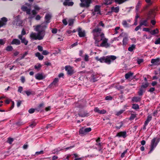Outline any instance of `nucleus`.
<instances>
[{
    "mask_svg": "<svg viewBox=\"0 0 160 160\" xmlns=\"http://www.w3.org/2000/svg\"><path fill=\"white\" fill-rule=\"evenodd\" d=\"M101 29L100 28H95L92 31L95 44L97 46H99L98 42L101 41L105 37L104 34L101 32Z\"/></svg>",
    "mask_w": 160,
    "mask_h": 160,
    "instance_id": "nucleus-1",
    "label": "nucleus"
},
{
    "mask_svg": "<svg viewBox=\"0 0 160 160\" xmlns=\"http://www.w3.org/2000/svg\"><path fill=\"white\" fill-rule=\"evenodd\" d=\"M47 28V26L45 25H38L36 26L35 29L36 31L40 33V35L43 38L45 35V30Z\"/></svg>",
    "mask_w": 160,
    "mask_h": 160,
    "instance_id": "nucleus-2",
    "label": "nucleus"
},
{
    "mask_svg": "<svg viewBox=\"0 0 160 160\" xmlns=\"http://www.w3.org/2000/svg\"><path fill=\"white\" fill-rule=\"evenodd\" d=\"M148 86V82H147L145 83L144 84H143L141 86L138 92V95L139 96H142L143 94V93L145 92L146 89Z\"/></svg>",
    "mask_w": 160,
    "mask_h": 160,
    "instance_id": "nucleus-3",
    "label": "nucleus"
},
{
    "mask_svg": "<svg viewBox=\"0 0 160 160\" xmlns=\"http://www.w3.org/2000/svg\"><path fill=\"white\" fill-rule=\"evenodd\" d=\"M157 138H155L152 139L151 142V144L150 145V150L148 152L149 153H151L156 148L159 142V139H158L156 141Z\"/></svg>",
    "mask_w": 160,
    "mask_h": 160,
    "instance_id": "nucleus-4",
    "label": "nucleus"
},
{
    "mask_svg": "<svg viewBox=\"0 0 160 160\" xmlns=\"http://www.w3.org/2000/svg\"><path fill=\"white\" fill-rule=\"evenodd\" d=\"M30 37L32 39L34 40H42L43 39L42 37L40 34V33H38L37 35L36 34L35 32H32L30 35Z\"/></svg>",
    "mask_w": 160,
    "mask_h": 160,
    "instance_id": "nucleus-5",
    "label": "nucleus"
},
{
    "mask_svg": "<svg viewBox=\"0 0 160 160\" xmlns=\"http://www.w3.org/2000/svg\"><path fill=\"white\" fill-rule=\"evenodd\" d=\"M81 3L80 4L81 7H88L90 4V0H80Z\"/></svg>",
    "mask_w": 160,
    "mask_h": 160,
    "instance_id": "nucleus-6",
    "label": "nucleus"
},
{
    "mask_svg": "<svg viewBox=\"0 0 160 160\" xmlns=\"http://www.w3.org/2000/svg\"><path fill=\"white\" fill-rule=\"evenodd\" d=\"M65 70L67 71V74L70 76H71L74 73L72 68L70 66H65Z\"/></svg>",
    "mask_w": 160,
    "mask_h": 160,
    "instance_id": "nucleus-7",
    "label": "nucleus"
},
{
    "mask_svg": "<svg viewBox=\"0 0 160 160\" xmlns=\"http://www.w3.org/2000/svg\"><path fill=\"white\" fill-rule=\"evenodd\" d=\"M102 41V42L100 45L101 47L107 48L110 46V44L108 42V39L104 37Z\"/></svg>",
    "mask_w": 160,
    "mask_h": 160,
    "instance_id": "nucleus-8",
    "label": "nucleus"
},
{
    "mask_svg": "<svg viewBox=\"0 0 160 160\" xmlns=\"http://www.w3.org/2000/svg\"><path fill=\"white\" fill-rule=\"evenodd\" d=\"M90 132V128H85L82 127L80 128L79 130V133L80 134L83 135L86 134L88 132Z\"/></svg>",
    "mask_w": 160,
    "mask_h": 160,
    "instance_id": "nucleus-9",
    "label": "nucleus"
},
{
    "mask_svg": "<svg viewBox=\"0 0 160 160\" xmlns=\"http://www.w3.org/2000/svg\"><path fill=\"white\" fill-rule=\"evenodd\" d=\"M156 16V13L154 10H150L149 11L148 14L147 18L148 19L154 18Z\"/></svg>",
    "mask_w": 160,
    "mask_h": 160,
    "instance_id": "nucleus-10",
    "label": "nucleus"
},
{
    "mask_svg": "<svg viewBox=\"0 0 160 160\" xmlns=\"http://www.w3.org/2000/svg\"><path fill=\"white\" fill-rule=\"evenodd\" d=\"M127 136L126 131H121L117 133L115 137L118 138L122 137L123 138H125Z\"/></svg>",
    "mask_w": 160,
    "mask_h": 160,
    "instance_id": "nucleus-11",
    "label": "nucleus"
},
{
    "mask_svg": "<svg viewBox=\"0 0 160 160\" xmlns=\"http://www.w3.org/2000/svg\"><path fill=\"white\" fill-rule=\"evenodd\" d=\"M100 138H98L96 140V144L98 147V151L102 153V143H100Z\"/></svg>",
    "mask_w": 160,
    "mask_h": 160,
    "instance_id": "nucleus-12",
    "label": "nucleus"
},
{
    "mask_svg": "<svg viewBox=\"0 0 160 160\" xmlns=\"http://www.w3.org/2000/svg\"><path fill=\"white\" fill-rule=\"evenodd\" d=\"M96 13L98 14H101L100 6L97 5L95 6L94 9V12H92V16H94L95 15Z\"/></svg>",
    "mask_w": 160,
    "mask_h": 160,
    "instance_id": "nucleus-13",
    "label": "nucleus"
},
{
    "mask_svg": "<svg viewBox=\"0 0 160 160\" xmlns=\"http://www.w3.org/2000/svg\"><path fill=\"white\" fill-rule=\"evenodd\" d=\"M77 31L78 32V35L80 38L83 37L85 36L86 34L84 30L82 31V28L79 27L78 28Z\"/></svg>",
    "mask_w": 160,
    "mask_h": 160,
    "instance_id": "nucleus-14",
    "label": "nucleus"
},
{
    "mask_svg": "<svg viewBox=\"0 0 160 160\" xmlns=\"http://www.w3.org/2000/svg\"><path fill=\"white\" fill-rule=\"evenodd\" d=\"M8 20L7 18L3 17L0 20V28L6 24Z\"/></svg>",
    "mask_w": 160,
    "mask_h": 160,
    "instance_id": "nucleus-15",
    "label": "nucleus"
},
{
    "mask_svg": "<svg viewBox=\"0 0 160 160\" xmlns=\"http://www.w3.org/2000/svg\"><path fill=\"white\" fill-rule=\"evenodd\" d=\"M151 63L154 65H160V58H158L156 59H152L151 60Z\"/></svg>",
    "mask_w": 160,
    "mask_h": 160,
    "instance_id": "nucleus-16",
    "label": "nucleus"
},
{
    "mask_svg": "<svg viewBox=\"0 0 160 160\" xmlns=\"http://www.w3.org/2000/svg\"><path fill=\"white\" fill-rule=\"evenodd\" d=\"M70 0H65L63 2V5L64 6H72L74 4V2L72 1H69Z\"/></svg>",
    "mask_w": 160,
    "mask_h": 160,
    "instance_id": "nucleus-17",
    "label": "nucleus"
},
{
    "mask_svg": "<svg viewBox=\"0 0 160 160\" xmlns=\"http://www.w3.org/2000/svg\"><path fill=\"white\" fill-rule=\"evenodd\" d=\"M18 38L21 40V42L23 43L25 45H27L28 43V41L25 38H23L21 36L18 37Z\"/></svg>",
    "mask_w": 160,
    "mask_h": 160,
    "instance_id": "nucleus-18",
    "label": "nucleus"
},
{
    "mask_svg": "<svg viewBox=\"0 0 160 160\" xmlns=\"http://www.w3.org/2000/svg\"><path fill=\"white\" fill-rule=\"evenodd\" d=\"M20 44L21 42L20 40L18 39L15 38L13 39L11 42V44L12 45H20Z\"/></svg>",
    "mask_w": 160,
    "mask_h": 160,
    "instance_id": "nucleus-19",
    "label": "nucleus"
},
{
    "mask_svg": "<svg viewBox=\"0 0 160 160\" xmlns=\"http://www.w3.org/2000/svg\"><path fill=\"white\" fill-rule=\"evenodd\" d=\"M94 111L95 112H97L100 114H105L106 113V111L104 109H102V110H100L98 108H95L94 109Z\"/></svg>",
    "mask_w": 160,
    "mask_h": 160,
    "instance_id": "nucleus-20",
    "label": "nucleus"
},
{
    "mask_svg": "<svg viewBox=\"0 0 160 160\" xmlns=\"http://www.w3.org/2000/svg\"><path fill=\"white\" fill-rule=\"evenodd\" d=\"M148 20H149V19H148L147 18L146 19L143 21H141V22L140 23V26H142V25H144L146 27L148 26Z\"/></svg>",
    "mask_w": 160,
    "mask_h": 160,
    "instance_id": "nucleus-21",
    "label": "nucleus"
},
{
    "mask_svg": "<svg viewBox=\"0 0 160 160\" xmlns=\"http://www.w3.org/2000/svg\"><path fill=\"white\" fill-rule=\"evenodd\" d=\"M22 10L24 12H26V13L28 14H30L31 9L28 8L26 6H23L22 8Z\"/></svg>",
    "mask_w": 160,
    "mask_h": 160,
    "instance_id": "nucleus-22",
    "label": "nucleus"
},
{
    "mask_svg": "<svg viewBox=\"0 0 160 160\" xmlns=\"http://www.w3.org/2000/svg\"><path fill=\"white\" fill-rule=\"evenodd\" d=\"M111 12H115V13H118L119 12V8L118 6L114 7H112L111 8Z\"/></svg>",
    "mask_w": 160,
    "mask_h": 160,
    "instance_id": "nucleus-23",
    "label": "nucleus"
},
{
    "mask_svg": "<svg viewBox=\"0 0 160 160\" xmlns=\"http://www.w3.org/2000/svg\"><path fill=\"white\" fill-rule=\"evenodd\" d=\"M35 56L38 57V59L40 60H42L44 58L43 56L41 55L39 52H37L35 53Z\"/></svg>",
    "mask_w": 160,
    "mask_h": 160,
    "instance_id": "nucleus-24",
    "label": "nucleus"
},
{
    "mask_svg": "<svg viewBox=\"0 0 160 160\" xmlns=\"http://www.w3.org/2000/svg\"><path fill=\"white\" fill-rule=\"evenodd\" d=\"M141 100V98L139 97H134L132 98V101L134 102H140Z\"/></svg>",
    "mask_w": 160,
    "mask_h": 160,
    "instance_id": "nucleus-25",
    "label": "nucleus"
},
{
    "mask_svg": "<svg viewBox=\"0 0 160 160\" xmlns=\"http://www.w3.org/2000/svg\"><path fill=\"white\" fill-rule=\"evenodd\" d=\"M35 78L37 80H41L43 79L44 78L42 75L40 73H38L35 75Z\"/></svg>",
    "mask_w": 160,
    "mask_h": 160,
    "instance_id": "nucleus-26",
    "label": "nucleus"
},
{
    "mask_svg": "<svg viewBox=\"0 0 160 160\" xmlns=\"http://www.w3.org/2000/svg\"><path fill=\"white\" fill-rule=\"evenodd\" d=\"M133 74V73L131 72H129L125 74V77L126 79H128Z\"/></svg>",
    "mask_w": 160,
    "mask_h": 160,
    "instance_id": "nucleus-27",
    "label": "nucleus"
},
{
    "mask_svg": "<svg viewBox=\"0 0 160 160\" xmlns=\"http://www.w3.org/2000/svg\"><path fill=\"white\" fill-rule=\"evenodd\" d=\"M51 18V16L49 14H47L45 16V18L46 20V22L47 23L50 22V20Z\"/></svg>",
    "mask_w": 160,
    "mask_h": 160,
    "instance_id": "nucleus-28",
    "label": "nucleus"
},
{
    "mask_svg": "<svg viewBox=\"0 0 160 160\" xmlns=\"http://www.w3.org/2000/svg\"><path fill=\"white\" fill-rule=\"evenodd\" d=\"M58 81V78H55L52 83L49 85V87H52L53 85H55Z\"/></svg>",
    "mask_w": 160,
    "mask_h": 160,
    "instance_id": "nucleus-29",
    "label": "nucleus"
},
{
    "mask_svg": "<svg viewBox=\"0 0 160 160\" xmlns=\"http://www.w3.org/2000/svg\"><path fill=\"white\" fill-rule=\"evenodd\" d=\"M78 115L81 117H84L85 116H88L89 115V113H87L85 112L82 113V112L79 113Z\"/></svg>",
    "mask_w": 160,
    "mask_h": 160,
    "instance_id": "nucleus-30",
    "label": "nucleus"
},
{
    "mask_svg": "<svg viewBox=\"0 0 160 160\" xmlns=\"http://www.w3.org/2000/svg\"><path fill=\"white\" fill-rule=\"evenodd\" d=\"M23 22L22 20L19 19H17V22L16 24L17 26H22V24Z\"/></svg>",
    "mask_w": 160,
    "mask_h": 160,
    "instance_id": "nucleus-31",
    "label": "nucleus"
},
{
    "mask_svg": "<svg viewBox=\"0 0 160 160\" xmlns=\"http://www.w3.org/2000/svg\"><path fill=\"white\" fill-rule=\"evenodd\" d=\"M24 124V123L21 120H19L15 123L16 125L18 126H20Z\"/></svg>",
    "mask_w": 160,
    "mask_h": 160,
    "instance_id": "nucleus-32",
    "label": "nucleus"
},
{
    "mask_svg": "<svg viewBox=\"0 0 160 160\" xmlns=\"http://www.w3.org/2000/svg\"><path fill=\"white\" fill-rule=\"evenodd\" d=\"M116 88L118 90H121L124 89L125 87L124 86L118 85L116 86Z\"/></svg>",
    "mask_w": 160,
    "mask_h": 160,
    "instance_id": "nucleus-33",
    "label": "nucleus"
},
{
    "mask_svg": "<svg viewBox=\"0 0 160 160\" xmlns=\"http://www.w3.org/2000/svg\"><path fill=\"white\" fill-rule=\"evenodd\" d=\"M152 117L149 115L147 117V119L145 121L144 123L146 124H148L149 122L152 120Z\"/></svg>",
    "mask_w": 160,
    "mask_h": 160,
    "instance_id": "nucleus-34",
    "label": "nucleus"
},
{
    "mask_svg": "<svg viewBox=\"0 0 160 160\" xmlns=\"http://www.w3.org/2000/svg\"><path fill=\"white\" fill-rule=\"evenodd\" d=\"M32 92H31L29 90H28L24 91V92H22V93L24 95V93H25L28 96H29L30 95L32 94Z\"/></svg>",
    "mask_w": 160,
    "mask_h": 160,
    "instance_id": "nucleus-35",
    "label": "nucleus"
},
{
    "mask_svg": "<svg viewBox=\"0 0 160 160\" xmlns=\"http://www.w3.org/2000/svg\"><path fill=\"white\" fill-rule=\"evenodd\" d=\"M135 48V45L134 44H132L131 46L129 47L128 48V50L130 52H132L133 50Z\"/></svg>",
    "mask_w": 160,
    "mask_h": 160,
    "instance_id": "nucleus-36",
    "label": "nucleus"
},
{
    "mask_svg": "<svg viewBox=\"0 0 160 160\" xmlns=\"http://www.w3.org/2000/svg\"><path fill=\"white\" fill-rule=\"evenodd\" d=\"M122 24L124 27L128 28L129 27L128 24L126 20L123 21L122 22Z\"/></svg>",
    "mask_w": 160,
    "mask_h": 160,
    "instance_id": "nucleus-37",
    "label": "nucleus"
},
{
    "mask_svg": "<svg viewBox=\"0 0 160 160\" xmlns=\"http://www.w3.org/2000/svg\"><path fill=\"white\" fill-rule=\"evenodd\" d=\"M158 32L159 30L157 28H156L155 29H154L150 32L151 34L152 35H154L155 34L158 33Z\"/></svg>",
    "mask_w": 160,
    "mask_h": 160,
    "instance_id": "nucleus-38",
    "label": "nucleus"
},
{
    "mask_svg": "<svg viewBox=\"0 0 160 160\" xmlns=\"http://www.w3.org/2000/svg\"><path fill=\"white\" fill-rule=\"evenodd\" d=\"M111 60L109 57H107L106 58H105V62L108 64H110L111 63Z\"/></svg>",
    "mask_w": 160,
    "mask_h": 160,
    "instance_id": "nucleus-39",
    "label": "nucleus"
},
{
    "mask_svg": "<svg viewBox=\"0 0 160 160\" xmlns=\"http://www.w3.org/2000/svg\"><path fill=\"white\" fill-rule=\"evenodd\" d=\"M132 108L135 110H137L138 109H139V107L138 104H133L132 105Z\"/></svg>",
    "mask_w": 160,
    "mask_h": 160,
    "instance_id": "nucleus-40",
    "label": "nucleus"
},
{
    "mask_svg": "<svg viewBox=\"0 0 160 160\" xmlns=\"http://www.w3.org/2000/svg\"><path fill=\"white\" fill-rule=\"evenodd\" d=\"M128 41V38L126 37H125L123 38L122 40L123 45H125L127 44V42Z\"/></svg>",
    "mask_w": 160,
    "mask_h": 160,
    "instance_id": "nucleus-41",
    "label": "nucleus"
},
{
    "mask_svg": "<svg viewBox=\"0 0 160 160\" xmlns=\"http://www.w3.org/2000/svg\"><path fill=\"white\" fill-rule=\"evenodd\" d=\"M141 4V3L140 1H138L137 5L136 6V10L137 12H138V11L140 7Z\"/></svg>",
    "mask_w": 160,
    "mask_h": 160,
    "instance_id": "nucleus-42",
    "label": "nucleus"
},
{
    "mask_svg": "<svg viewBox=\"0 0 160 160\" xmlns=\"http://www.w3.org/2000/svg\"><path fill=\"white\" fill-rule=\"evenodd\" d=\"M26 34V32L24 28H23L22 30L21 33V34L19 35L18 36V37H19V36H21V37H23V36Z\"/></svg>",
    "mask_w": 160,
    "mask_h": 160,
    "instance_id": "nucleus-43",
    "label": "nucleus"
},
{
    "mask_svg": "<svg viewBox=\"0 0 160 160\" xmlns=\"http://www.w3.org/2000/svg\"><path fill=\"white\" fill-rule=\"evenodd\" d=\"M118 124L119 125H116L115 126V128L117 129H120L122 127L123 123L122 122H121L118 123Z\"/></svg>",
    "mask_w": 160,
    "mask_h": 160,
    "instance_id": "nucleus-44",
    "label": "nucleus"
},
{
    "mask_svg": "<svg viewBox=\"0 0 160 160\" xmlns=\"http://www.w3.org/2000/svg\"><path fill=\"white\" fill-rule=\"evenodd\" d=\"M61 150L59 149L58 148H55L52 151V153L55 154H58V153L59 152L60 150Z\"/></svg>",
    "mask_w": 160,
    "mask_h": 160,
    "instance_id": "nucleus-45",
    "label": "nucleus"
},
{
    "mask_svg": "<svg viewBox=\"0 0 160 160\" xmlns=\"http://www.w3.org/2000/svg\"><path fill=\"white\" fill-rule=\"evenodd\" d=\"M14 139L11 138H8L7 141V142L10 144H11L12 142L13 141Z\"/></svg>",
    "mask_w": 160,
    "mask_h": 160,
    "instance_id": "nucleus-46",
    "label": "nucleus"
},
{
    "mask_svg": "<svg viewBox=\"0 0 160 160\" xmlns=\"http://www.w3.org/2000/svg\"><path fill=\"white\" fill-rule=\"evenodd\" d=\"M29 126L30 127L33 128L36 125V123L35 122L33 121L31 123H29Z\"/></svg>",
    "mask_w": 160,
    "mask_h": 160,
    "instance_id": "nucleus-47",
    "label": "nucleus"
},
{
    "mask_svg": "<svg viewBox=\"0 0 160 160\" xmlns=\"http://www.w3.org/2000/svg\"><path fill=\"white\" fill-rule=\"evenodd\" d=\"M105 2L104 4L105 5H110L112 4V2L110 0H105Z\"/></svg>",
    "mask_w": 160,
    "mask_h": 160,
    "instance_id": "nucleus-48",
    "label": "nucleus"
},
{
    "mask_svg": "<svg viewBox=\"0 0 160 160\" xmlns=\"http://www.w3.org/2000/svg\"><path fill=\"white\" fill-rule=\"evenodd\" d=\"M83 58L84 60L86 62L88 61V58L89 56L87 54H85L84 55V57H83Z\"/></svg>",
    "mask_w": 160,
    "mask_h": 160,
    "instance_id": "nucleus-49",
    "label": "nucleus"
},
{
    "mask_svg": "<svg viewBox=\"0 0 160 160\" xmlns=\"http://www.w3.org/2000/svg\"><path fill=\"white\" fill-rule=\"evenodd\" d=\"M136 117V115L133 114H131V116L129 118V119L130 120H133Z\"/></svg>",
    "mask_w": 160,
    "mask_h": 160,
    "instance_id": "nucleus-50",
    "label": "nucleus"
},
{
    "mask_svg": "<svg viewBox=\"0 0 160 160\" xmlns=\"http://www.w3.org/2000/svg\"><path fill=\"white\" fill-rule=\"evenodd\" d=\"M115 2L119 4H121L124 2L123 0H115Z\"/></svg>",
    "mask_w": 160,
    "mask_h": 160,
    "instance_id": "nucleus-51",
    "label": "nucleus"
},
{
    "mask_svg": "<svg viewBox=\"0 0 160 160\" xmlns=\"http://www.w3.org/2000/svg\"><path fill=\"white\" fill-rule=\"evenodd\" d=\"M42 67L40 63H38L34 66V68L35 69H38Z\"/></svg>",
    "mask_w": 160,
    "mask_h": 160,
    "instance_id": "nucleus-52",
    "label": "nucleus"
},
{
    "mask_svg": "<svg viewBox=\"0 0 160 160\" xmlns=\"http://www.w3.org/2000/svg\"><path fill=\"white\" fill-rule=\"evenodd\" d=\"M113 97L110 96H108L106 97L105 100H112Z\"/></svg>",
    "mask_w": 160,
    "mask_h": 160,
    "instance_id": "nucleus-53",
    "label": "nucleus"
},
{
    "mask_svg": "<svg viewBox=\"0 0 160 160\" xmlns=\"http://www.w3.org/2000/svg\"><path fill=\"white\" fill-rule=\"evenodd\" d=\"M13 49L12 47L11 46H8L7 47L6 50L8 51H12Z\"/></svg>",
    "mask_w": 160,
    "mask_h": 160,
    "instance_id": "nucleus-54",
    "label": "nucleus"
},
{
    "mask_svg": "<svg viewBox=\"0 0 160 160\" xmlns=\"http://www.w3.org/2000/svg\"><path fill=\"white\" fill-rule=\"evenodd\" d=\"M44 153V152L42 150H41L39 152H36L35 153V154L36 155L38 156L40 154H42Z\"/></svg>",
    "mask_w": 160,
    "mask_h": 160,
    "instance_id": "nucleus-55",
    "label": "nucleus"
},
{
    "mask_svg": "<svg viewBox=\"0 0 160 160\" xmlns=\"http://www.w3.org/2000/svg\"><path fill=\"white\" fill-rule=\"evenodd\" d=\"M155 44H160V38H159L156 39L154 42Z\"/></svg>",
    "mask_w": 160,
    "mask_h": 160,
    "instance_id": "nucleus-56",
    "label": "nucleus"
},
{
    "mask_svg": "<svg viewBox=\"0 0 160 160\" xmlns=\"http://www.w3.org/2000/svg\"><path fill=\"white\" fill-rule=\"evenodd\" d=\"M74 22V21L73 19H70L68 21V25L69 26H72Z\"/></svg>",
    "mask_w": 160,
    "mask_h": 160,
    "instance_id": "nucleus-57",
    "label": "nucleus"
},
{
    "mask_svg": "<svg viewBox=\"0 0 160 160\" xmlns=\"http://www.w3.org/2000/svg\"><path fill=\"white\" fill-rule=\"evenodd\" d=\"M37 48H38V51L40 52L42 51L43 50V47L42 46H40V45L38 46L37 47Z\"/></svg>",
    "mask_w": 160,
    "mask_h": 160,
    "instance_id": "nucleus-58",
    "label": "nucleus"
},
{
    "mask_svg": "<svg viewBox=\"0 0 160 160\" xmlns=\"http://www.w3.org/2000/svg\"><path fill=\"white\" fill-rule=\"evenodd\" d=\"M49 52H48V51L45 50H43L42 54L44 55H47L49 54Z\"/></svg>",
    "mask_w": 160,
    "mask_h": 160,
    "instance_id": "nucleus-59",
    "label": "nucleus"
},
{
    "mask_svg": "<svg viewBox=\"0 0 160 160\" xmlns=\"http://www.w3.org/2000/svg\"><path fill=\"white\" fill-rule=\"evenodd\" d=\"M21 80L22 82L23 83H24L25 81V78L23 76L21 77Z\"/></svg>",
    "mask_w": 160,
    "mask_h": 160,
    "instance_id": "nucleus-60",
    "label": "nucleus"
},
{
    "mask_svg": "<svg viewBox=\"0 0 160 160\" xmlns=\"http://www.w3.org/2000/svg\"><path fill=\"white\" fill-rule=\"evenodd\" d=\"M35 110L34 108H30L28 110V112L31 114L32 113L34 112Z\"/></svg>",
    "mask_w": 160,
    "mask_h": 160,
    "instance_id": "nucleus-61",
    "label": "nucleus"
},
{
    "mask_svg": "<svg viewBox=\"0 0 160 160\" xmlns=\"http://www.w3.org/2000/svg\"><path fill=\"white\" fill-rule=\"evenodd\" d=\"M105 58L104 57L100 58L99 61L101 62H105Z\"/></svg>",
    "mask_w": 160,
    "mask_h": 160,
    "instance_id": "nucleus-62",
    "label": "nucleus"
},
{
    "mask_svg": "<svg viewBox=\"0 0 160 160\" xmlns=\"http://www.w3.org/2000/svg\"><path fill=\"white\" fill-rule=\"evenodd\" d=\"M83 52L82 50H80L79 52V56L80 57H84V55H83Z\"/></svg>",
    "mask_w": 160,
    "mask_h": 160,
    "instance_id": "nucleus-63",
    "label": "nucleus"
},
{
    "mask_svg": "<svg viewBox=\"0 0 160 160\" xmlns=\"http://www.w3.org/2000/svg\"><path fill=\"white\" fill-rule=\"evenodd\" d=\"M109 58H110V60H114L116 59V56L113 55H111L110 56H109Z\"/></svg>",
    "mask_w": 160,
    "mask_h": 160,
    "instance_id": "nucleus-64",
    "label": "nucleus"
}]
</instances>
